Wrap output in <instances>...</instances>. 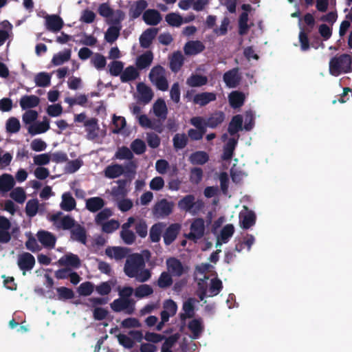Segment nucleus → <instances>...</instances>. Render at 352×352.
I'll list each match as a JSON object with an SVG mask.
<instances>
[{
	"instance_id": "27",
	"label": "nucleus",
	"mask_w": 352,
	"mask_h": 352,
	"mask_svg": "<svg viewBox=\"0 0 352 352\" xmlns=\"http://www.w3.org/2000/svg\"><path fill=\"white\" fill-rule=\"evenodd\" d=\"M137 90L140 96V100L145 104L148 103L153 97L151 88L144 82H139L137 85Z\"/></svg>"
},
{
	"instance_id": "45",
	"label": "nucleus",
	"mask_w": 352,
	"mask_h": 352,
	"mask_svg": "<svg viewBox=\"0 0 352 352\" xmlns=\"http://www.w3.org/2000/svg\"><path fill=\"white\" fill-rule=\"evenodd\" d=\"M164 225L162 223H157L153 225L150 229L149 238L151 242L157 243L160 241Z\"/></svg>"
},
{
	"instance_id": "9",
	"label": "nucleus",
	"mask_w": 352,
	"mask_h": 352,
	"mask_svg": "<svg viewBox=\"0 0 352 352\" xmlns=\"http://www.w3.org/2000/svg\"><path fill=\"white\" fill-rule=\"evenodd\" d=\"M62 214L63 213L61 212H58L57 213L52 214L50 217V220L53 221L56 224V226L59 229L69 230L72 228L75 225L74 219L69 215H66L62 219H60Z\"/></svg>"
},
{
	"instance_id": "34",
	"label": "nucleus",
	"mask_w": 352,
	"mask_h": 352,
	"mask_svg": "<svg viewBox=\"0 0 352 352\" xmlns=\"http://www.w3.org/2000/svg\"><path fill=\"white\" fill-rule=\"evenodd\" d=\"M209 160L208 154L202 151H195L190 154L189 161L194 165H203Z\"/></svg>"
},
{
	"instance_id": "15",
	"label": "nucleus",
	"mask_w": 352,
	"mask_h": 352,
	"mask_svg": "<svg viewBox=\"0 0 352 352\" xmlns=\"http://www.w3.org/2000/svg\"><path fill=\"white\" fill-rule=\"evenodd\" d=\"M157 33L158 29L156 28L146 29L140 36V46L145 49L150 47Z\"/></svg>"
},
{
	"instance_id": "6",
	"label": "nucleus",
	"mask_w": 352,
	"mask_h": 352,
	"mask_svg": "<svg viewBox=\"0 0 352 352\" xmlns=\"http://www.w3.org/2000/svg\"><path fill=\"white\" fill-rule=\"evenodd\" d=\"M190 232L186 234V238L194 242L201 239L205 233V221L202 218H196L190 227Z\"/></svg>"
},
{
	"instance_id": "22",
	"label": "nucleus",
	"mask_w": 352,
	"mask_h": 352,
	"mask_svg": "<svg viewBox=\"0 0 352 352\" xmlns=\"http://www.w3.org/2000/svg\"><path fill=\"white\" fill-rule=\"evenodd\" d=\"M104 174L107 178L116 179L124 174V169L121 164H113L104 168Z\"/></svg>"
},
{
	"instance_id": "63",
	"label": "nucleus",
	"mask_w": 352,
	"mask_h": 352,
	"mask_svg": "<svg viewBox=\"0 0 352 352\" xmlns=\"http://www.w3.org/2000/svg\"><path fill=\"white\" fill-rule=\"evenodd\" d=\"M10 197L19 204H23L25 199L26 195L25 190L21 187L14 188L10 194Z\"/></svg>"
},
{
	"instance_id": "55",
	"label": "nucleus",
	"mask_w": 352,
	"mask_h": 352,
	"mask_svg": "<svg viewBox=\"0 0 352 352\" xmlns=\"http://www.w3.org/2000/svg\"><path fill=\"white\" fill-rule=\"evenodd\" d=\"M310 32L305 30V28H300L298 38L300 44V49L302 51H307L310 48L309 40L308 34Z\"/></svg>"
},
{
	"instance_id": "52",
	"label": "nucleus",
	"mask_w": 352,
	"mask_h": 352,
	"mask_svg": "<svg viewBox=\"0 0 352 352\" xmlns=\"http://www.w3.org/2000/svg\"><path fill=\"white\" fill-rule=\"evenodd\" d=\"M173 146L176 150L185 148L188 144V137L185 133H177L173 138Z\"/></svg>"
},
{
	"instance_id": "14",
	"label": "nucleus",
	"mask_w": 352,
	"mask_h": 352,
	"mask_svg": "<svg viewBox=\"0 0 352 352\" xmlns=\"http://www.w3.org/2000/svg\"><path fill=\"white\" fill-rule=\"evenodd\" d=\"M38 241L47 248H54L56 244V238L51 232L46 230H39L36 234Z\"/></svg>"
},
{
	"instance_id": "48",
	"label": "nucleus",
	"mask_w": 352,
	"mask_h": 352,
	"mask_svg": "<svg viewBox=\"0 0 352 352\" xmlns=\"http://www.w3.org/2000/svg\"><path fill=\"white\" fill-rule=\"evenodd\" d=\"M153 293L152 287L147 284L140 285L135 289L134 294L138 298H143Z\"/></svg>"
},
{
	"instance_id": "26",
	"label": "nucleus",
	"mask_w": 352,
	"mask_h": 352,
	"mask_svg": "<svg viewBox=\"0 0 352 352\" xmlns=\"http://www.w3.org/2000/svg\"><path fill=\"white\" fill-rule=\"evenodd\" d=\"M195 299L193 298H189L183 303L182 309L184 313H182L179 315L180 319L182 321H185L186 318H191L195 315V306L194 303Z\"/></svg>"
},
{
	"instance_id": "11",
	"label": "nucleus",
	"mask_w": 352,
	"mask_h": 352,
	"mask_svg": "<svg viewBox=\"0 0 352 352\" xmlns=\"http://www.w3.org/2000/svg\"><path fill=\"white\" fill-rule=\"evenodd\" d=\"M239 70L238 67H234L223 74V79L228 87L234 88L239 85L241 81Z\"/></svg>"
},
{
	"instance_id": "56",
	"label": "nucleus",
	"mask_w": 352,
	"mask_h": 352,
	"mask_svg": "<svg viewBox=\"0 0 352 352\" xmlns=\"http://www.w3.org/2000/svg\"><path fill=\"white\" fill-rule=\"evenodd\" d=\"M38 210V201L36 199L29 200L25 206V213L28 217H34Z\"/></svg>"
},
{
	"instance_id": "43",
	"label": "nucleus",
	"mask_w": 352,
	"mask_h": 352,
	"mask_svg": "<svg viewBox=\"0 0 352 352\" xmlns=\"http://www.w3.org/2000/svg\"><path fill=\"white\" fill-rule=\"evenodd\" d=\"M71 238L82 244H86L87 234L85 228L78 225L71 231Z\"/></svg>"
},
{
	"instance_id": "54",
	"label": "nucleus",
	"mask_w": 352,
	"mask_h": 352,
	"mask_svg": "<svg viewBox=\"0 0 352 352\" xmlns=\"http://www.w3.org/2000/svg\"><path fill=\"white\" fill-rule=\"evenodd\" d=\"M223 289V284L220 279L219 278H212L210 281V287L208 289V296L213 297L219 294V293Z\"/></svg>"
},
{
	"instance_id": "16",
	"label": "nucleus",
	"mask_w": 352,
	"mask_h": 352,
	"mask_svg": "<svg viewBox=\"0 0 352 352\" xmlns=\"http://www.w3.org/2000/svg\"><path fill=\"white\" fill-rule=\"evenodd\" d=\"M239 138V135H236V138L232 137L228 139L223 146V154L221 156L222 160L228 161L232 158Z\"/></svg>"
},
{
	"instance_id": "36",
	"label": "nucleus",
	"mask_w": 352,
	"mask_h": 352,
	"mask_svg": "<svg viewBox=\"0 0 352 352\" xmlns=\"http://www.w3.org/2000/svg\"><path fill=\"white\" fill-rule=\"evenodd\" d=\"M208 81L207 76L192 74L187 78L186 84L191 87H198L206 85Z\"/></svg>"
},
{
	"instance_id": "8",
	"label": "nucleus",
	"mask_w": 352,
	"mask_h": 352,
	"mask_svg": "<svg viewBox=\"0 0 352 352\" xmlns=\"http://www.w3.org/2000/svg\"><path fill=\"white\" fill-rule=\"evenodd\" d=\"M111 308L115 312H120L126 310V313L131 314L134 311V301L132 299L117 298L110 305Z\"/></svg>"
},
{
	"instance_id": "58",
	"label": "nucleus",
	"mask_w": 352,
	"mask_h": 352,
	"mask_svg": "<svg viewBox=\"0 0 352 352\" xmlns=\"http://www.w3.org/2000/svg\"><path fill=\"white\" fill-rule=\"evenodd\" d=\"M58 298L60 300L72 299L74 297V291L66 287H60L56 288Z\"/></svg>"
},
{
	"instance_id": "61",
	"label": "nucleus",
	"mask_w": 352,
	"mask_h": 352,
	"mask_svg": "<svg viewBox=\"0 0 352 352\" xmlns=\"http://www.w3.org/2000/svg\"><path fill=\"white\" fill-rule=\"evenodd\" d=\"M21 124L19 120L14 118H10L6 121V131L10 133H16L19 131Z\"/></svg>"
},
{
	"instance_id": "32",
	"label": "nucleus",
	"mask_w": 352,
	"mask_h": 352,
	"mask_svg": "<svg viewBox=\"0 0 352 352\" xmlns=\"http://www.w3.org/2000/svg\"><path fill=\"white\" fill-rule=\"evenodd\" d=\"M148 3L145 0H138L129 9V16L131 19H135L138 18L144 10L147 8Z\"/></svg>"
},
{
	"instance_id": "60",
	"label": "nucleus",
	"mask_w": 352,
	"mask_h": 352,
	"mask_svg": "<svg viewBox=\"0 0 352 352\" xmlns=\"http://www.w3.org/2000/svg\"><path fill=\"white\" fill-rule=\"evenodd\" d=\"M94 290V285L89 281L81 283L78 287V292L80 296H90Z\"/></svg>"
},
{
	"instance_id": "1",
	"label": "nucleus",
	"mask_w": 352,
	"mask_h": 352,
	"mask_svg": "<svg viewBox=\"0 0 352 352\" xmlns=\"http://www.w3.org/2000/svg\"><path fill=\"white\" fill-rule=\"evenodd\" d=\"M329 71L333 76L352 72V53L336 54L329 63Z\"/></svg>"
},
{
	"instance_id": "40",
	"label": "nucleus",
	"mask_w": 352,
	"mask_h": 352,
	"mask_svg": "<svg viewBox=\"0 0 352 352\" xmlns=\"http://www.w3.org/2000/svg\"><path fill=\"white\" fill-rule=\"evenodd\" d=\"M50 128V122L47 118H45L43 122L30 126L28 128V132L31 135H34L45 133L48 131Z\"/></svg>"
},
{
	"instance_id": "7",
	"label": "nucleus",
	"mask_w": 352,
	"mask_h": 352,
	"mask_svg": "<svg viewBox=\"0 0 352 352\" xmlns=\"http://www.w3.org/2000/svg\"><path fill=\"white\" fill-rule=\"evenodd\" d=\"M166 265L168 272L171 276L180 277L188 271V267L184 266L178 258L170 257L166 259Z\"/></svg>"
},
{
	"instance_id": "25",
	"label": "nucleus",
	"mask_w": 352,
	"mask_h": 352,
	"mask_svg": "<svg viewBox=\"0 0 352 352\" xmlns=\"http://www.w3.org/2000/svg\"><path fill=\"white\" fill-rule=\"evenodd\" d=\"M216 94L212 92H203L196 94L193 98V102L201 107L206 106L209 102L214 101Z\"/></svg>"
},
{
	"instance_id": "29",
	"label": "nucleus",
	"mask_w": 352,
	"mask_h": 352,
	"mask_svg": "<svg viewBox=\"0 0 352 352\" xmlns=\"http://www.w3.org/2000/svg\"><path fill=\"white\" fill-rule=\"evenodd\" d=\"M84 126L87 133L89 140H94L98 137L97 131L99 129L96 118H91L85 122Z\"/></svg>"
},
{
	"instance_id": "5",
	"label": "nucleus",
	"mask_w": 352,
	"mask_h": 352,
	"mask_svg": "<svg viewBox=\"0 0 352 352\" xmlns=\"http://www.w3.org/2000/svg\"><path fill=\"white\" fill-rule=\"evenodd\" d=\"M173 202L162 199L154 205L152 209L153 215L158 219L166 217L173 212Z\"/></svg>"
},
{
	"instance_id": "41",
	"label": "nucleus",
	"mask_w": 352,
	"mask_h": 352,
	"mask_svg": "<svg viewBox=\"0 0 352 352\" xmlns=\"http://www.w3.org/2000/svg\"><path fill=\"white\" fill-rule=\"evenodd\" d=\"M105 253L111 258L114 257L116 260H120L126 256L127 249L122 247L108 248L106 249Z\"/></svg>"
},
{
	"instance_id": "44",
	"label": "nucleus",
	"mask_w": 352,
	"mask_h": 352,
	"mask_svg": "<svg viewBox=\"0 0 352 352\" xmlns=\"http://www.w3.org/2000/svg\"><path fill=\"white\" fill-rule=\"evenodd\" d=\"M0 47L2 46L9 38V32L12 29V25L7 20L0 23Z\"/></svg>"
},
{
	"instance_id": "59",
	"label": "nucleus",
	"mask_w": 352,
	"mask_h": 352,
	"mask_svg": "<svg viewBox=\"0 0 352 352\" xmlns=\"http://www.w3.org/2000/svg\"><path fill=\"white\" fill-rule=\"evenodd\" d=\"M136 234L141 238H145L148 234V226L144 219H139L135 223Z\"/></svg>"
},
{
	"instance_id": "18",
	"label": "nucleus",
	"mask_w": 352,
	"mask_h": 352,
	"mask_svg": "<svg viewBox=\"0 0 352 352\" xmlns=\"http://www.w3.org/2000/svg\"><path fill=\"white\" fill-rule=\"evenodd\" d=\"M181 226L178 223L170 224L165 230L163 238L165 245H170L177 238Z\"/></svg>"
},
{
	"instance_id": "28",
	"label": "nucleus",
	"mask_w": 352,
	"mask_h": 352,
	"mask_svg": "<svg viewBox=\"0 0 352 352\" xmlns=\"http://www.w3.org/2000/svg\"><path fill=\"white\" fill-rule=\"evenodd\" d=\"M76 202L69 192H65L62 195V201L60 204V208L67 212H69L75 209Z\"/></svg>"
},
{
	"instance_id": "20",
	"label": "nucleus",
	"mask_w": 352,
	"mask_h": 352,
	"mask_svg": "<svg viewBox=\"0 0 352 352\" xmlns=\"http://www.w3.org/2000/svg\"><path fill=\"white\" fill-rule=\"evenodd\" d=\"M40 103V98L35 95H24L19 100V104L23 110H29L37 107Z\"/></svg>"
},
{
	"instance_id": "10",
	"label": "nucleus",
	"mask_w": 352,
	"mask_h": 352,
	"mask_svg": "<svg viewBox=\"0 0 352 352\" xmlns=\"http://www.w3.org/2000/svg\"><path fill=\"white\" fill-rule=\"evenodd\" d=\"M46 28L52 32H59L64 25L63 20L56 14L47 15L45 16Z\"/></svg>"
},
{
	"instance_id": "13",
	"label": "nucleus",
	"mask_w": 352,
	"mask_h": 352,
	"mask_svg": "<svg viewBox=\"0 0 352 352\" xmlns=\"http://www.w3.org/2000/svg\"><path fill=\"white\" fill-rule=\"evenodd\" d=\"M17 264L25 274V271H30L34 267L35 258L30 253L25 252L19 256Z\"/></svg>"
},
{
	"instance_id": "46",
	"label": "nucleus",
	"mask_w": 352,
	"mask_h": 352,
	"mask_svg": "<svg viewBox=\"0 0 352 352\" xmlns=\"http://www.w3.org/2000/svg\"><path fill=\"white\" fill-rule=\"evenodd\" d=\"M134 157V155L130 148H129L127 146H122L121 147H119L116 152L113 159L115 160H132Z\"/></svg>"
},
{
	"instance_id": "3",
	"label": "nucleus",
	"mask_w": 352,
	"mask_h": 352,
	"mask_svg": "<svg viewBox=\"0 0 352 352\" xmlns=\"http://www.w3.org/2000/svg\"><path fill=\"white\" fill-rule=\"evenodd\" d=\"M144 267H145V262L142 256L139 254H132L126 260L124 272L128 277L133 278Z\"/></svg>"
},
{
	"instance_id": "64",
	"label": "nucleus",
	"mask_w": 352,
	"mask_h": 352,
	"mask_svg": "<svg viewBox=\"0 0 352 352\" xmlns=\"http://www.w3.org/2000/svg\"><path fill=\"white\" fill-rule=\"evenodd\" d=\"M234 232V228L232 224L226 225L220 232V238L223 243H226L228 241L229 239L233 235Z\"/></svg>"
},
{
	"instance_id": "39",
	"label": "nucleus",
	"mask_w": 352,
	"mask_h": 352,
	"mask_svg": "<svg viewBox=\"0 0 352 352\" xmlns=\"http://www.w3.org/2000/svg\"><path fill=\"white\" fill-rule=\"evenodd\" d=\"M154 114L163 120H165L167 116L168 109L166 104L164 100L158 99L153 104Z\"/></svg>"
},
{
	"instance_id": "42",
	"label": "nucleus",
	"mask_w": 352,
	"mask_h": 352,
	"mask_svg": "<svg viewBox=\"0 0 352 352\" xmlns=\"http://www.w3.org/2000/svg\"><path fill=\"white\" fill-rule=\"evenodd\" d=\"M225 119V114L222 111H216L212 113L207 120L206 124L210 128H216L221 124Z\"/></svg>"
},
{
	"instance_id": "51",
	"label": "nucleus",
	"mask_w": 352,
	"mask_h": 352,
	"mask_svg": "<svg viewBox=\"0 0 352 352\" xmlns=\"http://www.w3.org/2000/svg\"><path fill=\"white\" fill-rule=\"evenodd\" d=\"M241 226L243 229H249L256 223V215L253 212L245 214L243 217H240Z\"/></svg>"
},
{
	"instance_id": "2",
	"label": "nucleus",
	"mask_w": 352,
	"mask_h": 352,
	"mask_svg": "<svg viewBox=\"0 0 352 352\" xmlns=\"http://www.w3.org/2000/svg\"><path fill=\"white\" fill-rule=\"evenodd\" d=\"M124 19V13L121 10H116V13L109 21V23L112 24V26H110L104 34V39L107 43H113L115 42L119 35L120 31L121 30V22Z\"/></svg>"
},
{
	"instance_id": "62",
	"label": "nucleus",
	"mask_w": 352,
	"mask_h": 352,
	"mask_svg": "<svg viewBox=\"0 0 352 352\" xmlns=\"http://www.w3.org/2000/svg\"><path fill=\"white\" fill-rule=\"evenodd\" d=\"M109 73L113 76H120L124 68V63L120 60H113L109 65Z\"/></svg>"
},
{
	"instance_id": "57",
	"label": "nucleus",
	"mask_w": 352,
	"mask_h": 352,
	"mask_svg": "<svg viewBox=\"0 0 352 352\" xmlns=\"http://www.w3.org/2000/svg\"><path fill=\"white\" fill-rule=\"evenodd\" d=\"M98 12L101 16L109 19V21L112 17H113L116 11H114L108 3H103L100 4L98 8Z\"/></svg>"
},
{
	"instance_id": "37",
	"label": "nucleus",
	"mask_w": 352,
	"mask_h": 352,
	"mask_svg": "<svg viewBox=\"0 0 352 352\" xmlns=\"http://www.w3.org/2000/svg\"><path fill=\"white\" fill-rule=\"evenodd\" d=\"M173 283V276L167 272H162L155 285L160 289H166L170 287Z\"/></svg>"
},
{
	"instance_id": "49",
	"label": "nucleus",
	"mask_w": 352,
	"mask_h": 352,
	"mask_svg": "<svg viewBox=\"0 0 352 352\" xmlns=\"http://www.w3.org/2000/svg\"><path fill=\"white\" fill-rule=\"evenodd\" d=\"M118 184V186H114L112 188L111 194L114 197H124L126 193V184L127 182L126 179H118L117 182Z\"/></svg>"
},
{
	"instance_id": "53",
	"label": "nucleus",
	"mask_w": 352,
	"mask_h": 352,
	"mask_svg": "<svg viewBox=\"0 0 352 352\" xmlns=\"http://www.w3.org/2000/svg\"><path fill=\"white\" fill-rule=\"evenodd\" d=\"M131 149L136 155H142L145 153L146 146L145 142L139 138L134 140L131 144Z\"/></svg>"
},
{
	"instance_id": "12",
	"label": "nucleus",
	"mask_w": 352,
	"mask_h": 352,
	"mask_svg": "<svg viewBox=\"0 0 352 352\" xmlns=\"http://www.w3.org/2000/svg\"><path fill=\"white\" fill-rule=\"evenodd\" d=\"M206 47L200 41H189L184 46V52L186 56H195L201 53Z\"/></svg>"
},
{
	"instance_id": "30",
	"label": "nucleus",
	"mask_w": 352,
	"mask_h": 352,
	"mask_svg": "<svg viewBox=\"0 0 352 352\" xmlns=\"http://www.w3.org/2000/svg\"><path fill=\"white\" fill-rule=\"evenodd\" d=\"M229 102L233 109L242 107L245 102V94L239 91H234L229 94Z\"/></svg>"
},
{
	"instance_id": "21",
	"label": "nucleus",
	"mask_w": 352,
	"mask_h": 352,
	"mask_svg": "<svg viewBox=\"0 0 352 352\" xmlns=\"http://www.w3.org/2000/svg\"><path fill=\"white\" fill-rule=\"evenodd\" d=\"M142 19L147 25H156L161 21L162 16L157 10L148 9L144 12Z\"/></svg>"
},
{
	"instance_id": "31",
	"label": "nucleus",
	"mask_w": 352,
	"mask_h": 352,
	"mask_svg": "<svg viewBox=\"0 0 352 352\" xmlns=\"http://www.w3.org/2000/svg\"><path fill=\"white\" fill-rule=\"evenodd\" d=\"M140 76V73L138 69L131 65L124 69L120 75V80L122 82H129L130 81L135 80Z\"/></svg>"
},
{
	"instance_id": "4",
	"label": "nucleus",
	"mask_w": 352,
	"mask_h": 352,
	"mask_svg": "<svg viewBox=\"0 0 352 352\" xmlns=\"http://www.w3.org/2000/svg\"><path fill=\"white\" fill-rule=\"evenodd\" d=\"M178 208L183 211L188 212L192 214H197L204 208V203L201 199L195 200V196L191 194L182 197L178 201Z\"/></svg>"
},
{
	"instance_id": "50",
	"label": "nucleus",
	"mask_w": 352,
	"mask_h": 352,
	"mask_svg": "<svg viewBox=\"0 0 352 352\" xmlns=\"http://www.w3.org/2000/svg\"><path fill=\"white\" fill-rule=\"evenodd\" d=\"M51 76L47 72H39L35 76L34 82L36 85L41 87H45L50 85Z\"/></svg>"
},
{
	"instance_id": "33",
	"label": "nucleus",
	"mask_w": 352,
	"mask_h": 352,
	"mask_svg": "<svg viewBox=\"0 0 352 352\" xmlns=\"http://www.w3.org/2000/svg\"><path fill=\"white\" fill-rule=\"evenodd\" d=\"M60 265L70 266L74 268H78L80 266V260L79 257L70 253L60 258L58 261Z\"/></svg>"
},
{
	"instance_id": "19",
	"label": "nucleus",
	"mask_w": 352,
	"mask_h": 352,
	"mask_svg": "<svg viewBox=\"0 0 352 352\" xmlns=\"http://www.w3.org/2000/svg\"><path fill=\"white\" fill-rule=\"evenodd\" d=\"M105 205L104 200L100 197H93L85 201V208L91 212H96L103 208Z\"/></svg>"
},
{
	"instance_id": "24",
	"label": "nucleus",
	"mask_w": 352,
	"mask_h": 352,
	"mask_svg": "<svg viewBox=\"0 0 352 352\" xmlns=\"http://www.w3.org/2000/svg\"><path fill=\"white\" fill-rule=\"evenodd\" d=\"M243 129V117L238 114L234 116L230 122L228 127V132L232 136L235 135L237 133Z\"/></svg>"
},
{
	"instance_id": "47",
	"label": "nucleus",
	"mask_w": 352,
	"mask_h": 352,
	"mask_svg": "<svg viewBox=\"0 0 352 352\" xmlns=\"http://www.w3.org/2000/svg\"><path fill=\"white\" fill-rule=\"evenodd\" d=\"M71 57V50H66L63 52H58L54 55L52 59V63L54 65H60L66 61H68Z\"/></svg>"
},
{
	"instance_id": "17",
	"label": "nucleus",
	"mask_w": 352,
	"mask_h": 352,
	"mask_svg": "<svg viewBox=\"0 0 352 352\" xmlns=\"http://www.w3.org/2000/svg\"><path fill=\"white\" fill-rule=\"evenodd\" d=\"M169 67L170 70L174 73H177L184 64V56L182 52L176 51L174 52L169 58Z\"/></svg>"
},
{
	"instance_id": "38",
	"label": "nucleus",
	"mask_w": 352,
	"mask_h": 352,
	"mask_svg": "<svg viewBox=\"0 0 352 352\" xmlns=\"http://www.w3.org/2000/svg\"><path fill=\"white\" fill-rule=\"evenodd\" d=\"M153 59L152 52L148 51L137 58L136 66L139 69H144L151 65Z\"/></svg>"
},
{
	"instance_id": "35",
	"label": "nucleus",
	"mask_w": 352,
	"mask_h": 352,
	"mask_svg": "<svg viewBox=\"0 0 352 352\" xmlns=\"http://www.w3.org/2000/svg\"><path fill=\"white\" fill-rule=\"evenodd\" d=\"M14 184V179L11 175L4 173L0 176V190L1 192H7L11 190Z\"/></svg>"
},
{
	"instance_id": "23",
	"label": "nucleus",
	"mask_w": 352,
	"mask_h": 352,
	"mask_svg": "<svg viewBox=\"0 0 352 352\" xmlns=\"http://www.w3.org/2000/svg\"><path fill=\"white\" fill-rule=\"evenodd\" d=\"M188 328L192 333V338H199L204 329L202 319L195 318L189 322Z\"/></svg>"
}]
</instances>
